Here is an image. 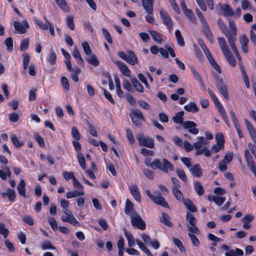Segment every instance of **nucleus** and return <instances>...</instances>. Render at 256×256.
<instances>
[{
    "mask_svg": "<svg viewBox=\"0 0 256 256\" xmlns=\"http://www.w3.org/2000/svg\"><path fill=\"white\" fill-rule=\"evenodd\" d=\"M196 13L198 15V18L201 22L202 28V31L204 34L205 36L208 40L210 43H212L214 41V36L212 34L210 30V27L208 24L207 21L204 16L202 13L198 10H196Z\"/></svg>",
    "mask_w": 256,
    "mask_h": 256,
    "instance_id": "nucleus-1",
    "label": "nucleus"
},
{
    "mask_svg": "<svg viewBox=\"0 0 256 256\" xmlns=\"http://www.w3.org/2000/svg\"><path fill=\"white\" fill-rule=\"evenodd\" d=\"M136 139L140 146L150 148L154 147V140L152 138L146 136L144 134H140L136 136Z\"/></svg>",
    "mask_w": 256,
    "mask_h": 256,
    "instance_id": "nucleus-2",
    "label": "nucleus"
},
{
    "mask_svg": "<svg viewBox=\"0 0 256 256\" xmlns=\"http://www.w3.org/2000/svg\"><path fill=\"white\" fill-rule=\"evenodd\" d=\"M118 55L120 58L131 65L134 66L138 63L137 56L132 51H128V54L124 52H118Z\"/></svg>",
    "mask_w": 256,
    "mask_h": 256,
    "instance_id": "nucleus-3",
    "label": "nucleus"
},
{
    "mask_svg": "<svg viewBox=\"0 0 256 256\" xmlns=\"http://www.w3.org/2000/svg\"><path fill=\"white\" fill-rule=\"evenodd\" d=\"M132 224L137 228L144 230L146 229V224L144 220L137 212H133L130 214Z\"/></svg>",
    "mask_w": 256,
    "mask_h": 256,
    "instance_id": "nucleus-4",
    "label": "nucleus"
},
{
    "mask_svg": "<svg viewBox=\"0 0 256 256\" xmlns=\"http://www.w3.org/2000/svg\"><path fill=\"white\" fill-rule=\"evenodd\" d=\"M146 192L149 198L152 200L154 204L162 206L164 208H168V204L164 200V199L160 194L158 196H154L150 193V190H146Z\"/></svg>",
    "mask_w": 256,
    "mask_h": 256,
    "instance_id": "nucleus-5",
    "label": "nucleus"
},
{
    "mask_svg": "<svg viewBox=\"0 0 256 256\" xmlns=\"http://www.w3.org/2000/svg\"><path fill=\"white\" fill-rule=\"evenodd\" d=\"M216 83V88L220 94L226 100H228L229 96L227 92V87L222 78L218 76L217 77Z\"/></svg>",
    "mask_w": 256,
    "mask_h": 256,
    "instance_id": "nucleus-6",
    "label": "nucleus"
},
{
    "mask_svg": "<svg viewBox=\"0 0 256 256\" xmlns=\"http://www.w3.org/2000/svg\"><path fill=\"white\" fill-rule=\"evenodd\" d=\"M63 212L66 214V216H62L61 218V220L62 222H69L74 226H80L79 222L76 220L70 210H63Z\"/></svg>",
    "mask_w": 256,
    "mask_h": 256,
    "instance_id": "nucleus-7",
    "label": "nucleus"
},
{
    "mask_svg": "<svg viewBox=\"0 0 256 256\" xmlns=\"http://www.w3.org/2000/svg\"><path fill=\"white\" fill-rule=\"evenodd\" d=\"M130 117L134 124L136 126L140 125V120H144V118L141 111L138 110H133L130 114Z\"/></svg>",
    "mask_w": 256,
    "mask_h": 256,
    "instance_id": "nucleus-8",
    "label": "nucleus"
},
{
    "mask_svg": "<svg viewBox=\"0 0 256 256\" xmlns=\"http://www.w3.org/2000/svg\"><path fill=\"white\" fill-rule=\"evenodd\" d=\"M214 104H215L216 106L218 109V110L219 112L220 113L221 116H222L223 120H224L226 124L230 126V122L228 118L226 113L221 105L220 103L219 102L218 99L216 97V96H214V97L212 98Z\"/></svg>",
    "mask_w": 256,
    "mask_h": 256,
    "instance_id": "nucleus-9",
    "label": "nucleus"
},
{
    "mask_svg": "<svg viewBox=\"0 0 256 256\" xmlns=\"http://www.w3.org/2000/svg\"><path fill=\"white\" fill-rule=\"evenodd\" d=\"M160 16L164 24L166 25L170 30H172L174 22L168 13L164 10H160Z\"/></svg>",
    "mask_w": 256,
    "mask_h": 256,
    "instance_id": "nucleus-10",
    "label": "nucleus"
},
{
    "mask_svg": "<svg viewBox=\"0 0 256 256\" xmlns=\"http://www.w3.org/2000/svg\"><path fill=\"white\" fill-rule=\"evenodd\" d=\"M182 10L187 18L192 23L196 24L197 19L194 14L192 10L187 8L185 2L182 3L181 6Z\"/></svg>",
    "mask_w": 256,
    "mask_h": 256,
    "instance_id": "nucleus-11",
    "label": "nucleus"
},
{
    "mask_svg": "<svg viewBox=\"0 0 256 256\" xmlns=\"http://www.w3.org/2000/svg\"><path fill=\"white\" fill-rule=\"evenodd\" d=\"M216 8H218L224 16H232L234 14V12L232 8L228 4L222 5L220 4L216 6Z\"/></svg>",
    "mask_w": 256,
    "mask_h": 256,
    "instance_id": "nucleus-12",
    "label": "nucleus"
},
{
    "mask_svg": "<svg viewBox=\"0 0 256 256\" xmlns=\"http://www.w3.org/2000/svg\"><path fill=\"white\" fill-rule=\"evenodd\" d=\"M24 26L17 21L14 22V26L19 34L26 33V28H29L28 23L26 20H24Z\"/></svg>",
    "mask_w": 256,
    "mask_h": 256,
    "instance_id": "nucleus-13",
    "label": "nucleus"
},
{
    "mask_svg": "<svg viewBox=\"0 0 256 256\" xmlns=\"http://www.w3.org/2000/svg\"><path fill=\"white\" fill-rule=\"evenodd\" d=\"M182 126L185 129H188V132L192 134H196L198 133V130L196 128V124L194 122L186 121L183 123Z\"/></svg>",
    "mask_w": 256,
    "mask_h": 256,
    "instance_id": "nucleus-14",
    "label": "nucleus"
},
{
    "mask_svg": "<svg viewBox=\"0 0 256 256\" xmlns=\"http://www.w3.org/2000/svg\"><path fill=\"white\" fill-rule=\"evenodd\" d=\"M154 0H142V6L146 12L149 14H152L154 11L153 4Z\"/></svg>",
    "mask_w": 256,
    "mask_h": 256,
    "instance_id": "nucleus-15",
    "label": "nucleus"
},
{
    "mask_svg": "<svg viewBox=\"0 0 256 256\" xmlns=\"http://www.w3.org/2000/svg\"><path fill=\"white\" fill-rule=\"evenodd\" d=\"M129 190L134 198L138 202L141 201V196L138 186L133 184L129 187Z\"/></svg>",
    "mask_w": 256,
    "mask_h": 256,
    "instance_id": "nucleus-16",
    "label": "nucleus"
},
{
    "mask_svg": "<svg viewBox=\"0 0 256 256\" xmlns=\"http://www.w3.org/2000/svg\"><path fill=\"white\" fill-rule=\"evenodd\" d=\"M239 40L242 52L246 54L248 53V46L249 42L248 37L246 34H242L240 37Z\"/></svg>",
    "mask_w": 256,
    "mask_h": 256,
    "instance_id": "nucleus-17",
    "label": "nucleus"
},
{
    "mask_svg": "<svg viewBox=\"0 0 256 256\" xmlns=\"http://www.w3.org/2000/svg\"><path fill=\"white\" fill-rule=\"evenodd\" d=\"M230 114L232 115V120L234 124V126L236 128V129L238 132V136L240 138H242L243 136L242 131L240 130V126L239 124L238 120L236 116L235 113L234 111L231 110Z\"/></svg>",
    "mask_w": 256,
    "mask_h": 256,
    "instance_id": "nucleus-18",
    "label": "nucleus"
},
{
    "mask_svg": "<svg viewBox=\"0 0 256 256\" xmlns=\"http://www.w3.org/2000/svg\"><path fill=\"white\" fill-rule=\"evenodd\" d=\"M174 170V166L167 160L164 158L161 165V170L164 172L172 171Z\"/></svg>",
    "mask_w": 256,
    "mask_h": 256,
    "instance_id": "nucleus-19",
    "label": "nucleus"
},
{
    "mask_svg": "<svg viewBox=\"0 0 256 256\" xmlns=\"http://www.w3.org/2000/svg\"><path fill=\"white\" fill-rule=\"evenodd\" d=\"M218 42L224 54L230 52V50H228V46L226 44V41L224 38L218 37Z\"/></svg>",
    "mask_w": 256,
    "mask_h": 256,
    "instance_id": "nucleus-20",
    "label": "nucleus"
},
{
    "mask_svg": "<svg viewBox=\"0 0 256 256\" xmlns=\"http://www.w3.org/2000/svg\"><path fill=\"white\" fill-rule=\"evenodd\" d=\"M84 194V190H74L72 191L68 192L66 194V198H77L81 196H83Z\"/></svg>",
    "mask_w": 256,
    "mask_h": 256,
    "instance_id": "nucleus-21",
    "label": "nucleus"
},
{
    "mask_svg": "<svg viewBox=\"0 0 256 256\" xmlns=\"http://www.w3.org/2000/svg\"><path fill=\"white\" fill-rule=\"evenodd\" d=\"M116 64L118 66L121 72L126 76H130V71L128 66L123 62L118 61L116 62Z\"/></svg>",
    "mask_w": 256,
    "mask_h": 256,
    "instance_id": "nucleus-22",
    "label": "nucleus"
},
{
    "mask_svg": "<svg viewBox=\"0 0 256 256\" xmlns=\"http://www.w3.org/2000/svg\"><path fill=\"white\" fill-rule=\"evenodd\" d=\"M57 6L65 12H68L70 8L66 0H54Z\"/></svg>",
    "mask_w": 256,
    "mask_h": 256,
    "instance_id": "nucleus-23",
    "label": "nucleus"
},
{
    "mask_svg": "<svg viewBox=\"0 0 256 256\" xmlns=\"http://www.w3.org/2000/svg\"><path fill=\"white\" fill-rule=\"evenodd\" d=\"M26 183L24 180H20V184H18L17 186V189L18 192V194L20 196L26 198Z\"/></svg>",
    "mask_w": 256,
    "mask_h": 256,
    "instance_id": "nucleus-24",
    "label": "nucleus"
},
{
    "mask_svg": "<svg viewBox=\"0 0 256 256\" xmlns=\"http://www.w3.org/2000/svg\"><path fill=\"white\" fill-rule=\"evenodd\" d=\"M72 56L80 65L84 66V62L78 48H75L72 52Z\"/></svg>",
    "mask_w": 256,
    "mask_h": 256,
    "instance_id": "nucleus-25",
    "label": "nucleus"
},
{
    "mask_svg": "<svg viewBox=\"0 0 256 256\" xmlns=\"http://www.w3.org/2000/svg\"><path fill=\"white\" fill-rule=\"evenodd\" d=\"M125 213L130 216V214L133 212H136L134 210L133 204L128 200H126L125 210Z\"/></svg>",
    "mask_w": 256,
    "mask_h": 256,
    "instance_id": "nucleus-26",
    "label": "nucleus"
},
{
    "mask_svg": "<svg viewBox=\"0 0 256 256\" xmlns=\"http://www.w3.org/2000/svg\"><path fill=\"white\" fill-rule=\"evenodd\" d=\"M184 112L181 111L177 112L175 116L172 118V120L174 122L178 124H183L184 122Z\"/></svg>",
    "mask_w": 256,
    "mask_h": 256,
    "instance_id": "nucleus-27",
    "label": "nucleus"
},
{
    "mask_svg": "<svg viewBox=\"0 0 256 256\" xmlns=\"http://www.w3.org/2000/svg\"><path fill=\"white\" fill-rule=\"evenodd\" d=\"M190 170L194 176L196 177H200L202 175V170L199 164L194 165Z\"/></svg>",
    "mask_w": 256,
    "mask_h": 256,
    "instance_id": "nucleus-28",
    "label": "nucleus"
},
{
    "mask_svg": "<svg viewBox=\"0 0 256 256\" xmlns=\"http://www.w3.org/2000/svg\"><path fill=\"white\" fill-rule=\"evenodd\" d=\"M124 236L127 239L128 246L130 247L134 246L135 245L134 238L132 234L128 232L126 228L124 229Z\"/></svg>",
    "mask_w": 256,
    "mask_h": 256,
    "instance_id": "nucleus-29",
    "label": "nucleus"
},
{
    "mask_svg": "<svg viewBox=\"0 0 256 256\" xmlns=\"http://www.w3.org/2000/svg\"><path fill=\"white\" fill-rule=\"evenodd\" d=\"M174 35L178 45L180 46H184L185 45V42L180 31L179 30H176L175 32Z\"/></svg>",
    "mask_w": 256,
    "mask_h": 256,
    "instance_id": "nucleus-30",
    "label": "nucleus"
},
{
    "mask_svg": "<svg viewBox=\"0 0 256 256\" xmlns=\"http://www.w3.org/2000/svg\"><path fill=\"white\" fill-rule=\"evenodd\" d=\"M184 108L190 112H198V108L196 104L194 102H191L184 106Z\"/></svg>",
    "mask_w": 256,
    "mask_h": 256,
    "instance_id": "nucleus-31",
    "label": "nucleus"
},
{
    "mask_svg": "<svg viewBox=\"0 0 256 256\" xmlns=\"http://www.w3.org/2000/svg\"><path fill=\"white\" fill-rule=\"evenodd\" d=\"M131 82L135 88L136 90L139 92H143L144 88L140 84V83L138 81V80L134 78L131 79Z\"/></svg>",
    "mask_w": 256,
    "mask_h": 256,
    "instance_id": "nucleus-32",
    "label": "nucleus"
},
{
    "mask_svg": "<svg viewBox=\"0 0 256 256\" xmlns=\"http://www.w3.org/2000/svg\"><path fill=\"white\" fill-rule=\"evenodd\" d=\"M148 32L150 34L151 36L153 38V39L154 40L155 42H156L158 44H160L162 42V38L160 35V34L155 31V30H149Z\"/></svg>",
    "mask_w": 256,
    "mask_h": 256,
    "instance_id": "nucleus-33",
    "label": "nucleus"
},
{
    "mask_svg": "<svg viewBox=\"0 0 256 256\" xmlns=\"http://www.w3.org/2000/svg\"><path fill=\"white\" fill-rule=\"evenodd\" d=\"M136 244L138 246L142 251H143L148 256H152V254L151 253V252L147 248L145 244H143L140 240L136 239Z\"/></svg>",
    "mask_w": 256,
    "mask_h": 256,
    "instance_id": "nucleus-34",
    "label": "nucleus"
},
{
    "mask_svg": "<svg viewBox=\"0 0 256 256\" xmlns=\"http://www.w3.org/2000/svg\"><path fill=\"white\" fill-rule=\"evenodd\" d=\"M56 54L52 48L50 50V53L48 57L47 60L48 62L54 65L56 63Z\"/></svg>",
    "mask_w": 256,
    "mask_h": 256,
    "instance_id": "nucleus-35",
    "label": "nucleus"
},
{
    "mask_svg": "<svg viewBox=\"0 0 256 256\" xmlns=\"http://www.w3.org/2000/svg\"><path fill=\"white\" fill-rule=\"evenodd\" d=\"M224 55L225 56L228 62V63L232 66L234 67L236 66V60L232 56L230 52L228 53H226Z\"/></svg>",
    "mask_w": 256,
    "mask_h": 256,
    "instance_id": "nucleus-36",
    "label": "nucleus"
},
{
    "mask_svg": "<svg viewBox=\"0 0 256 256\" xmlns=\"http://www.w3.org/2000/svg\"><path fill=\"white\" fill-rule=\"evenodd\" d=\"M224 34L227 38L228 41L236 40V32L234 30H230V31L228 30Z\"/></svg>",
    "mask_w": 256,
    "mask_h": 256,
    "instance_id": "nucleus-37",
    "label": "nucleus"
},
{
    "mask_svg": "<svg viewBox=\"0 0 256 256\" xmlns=\"http://www.w3.org/2000/svg\"><path fill=\"white\" fill-rule=\"evenodd\" d=\"M183 202L186 208L190 212H196V208L191 200H183Z\"/></svg>",
    "mask_w": 256,
    "mask_h": 256,
    "instance_id": "nucleus-38",
    "label": "nucleus"
},
{
    "mask_svg": "<svg viewBox=\"0 0 256 256\" xmlns=\"http://www.w3.org/2000/svg\"><path fill=\"white\" fill-rule=\"evenodd\" d=\"M86 60L94 66H97L99 64V61L94 54H92L86 58Z\"/></svg>",
    "mask_w": 256,
    "mask_h": 256,
    "instance_id": "nucleus-39",
    "label": "nucleus"
},
{
    "mask_svg": "<svg viewBox=\"0 0 256 256\" xmlns=\"http://www.w3.org/2000/svg\"><path fill=\"white\" fill-rule=\"evenodd\" d=\"M194 189H195L196 192L198 193V194L199 196H202L204 194V188L203 186H202V184L200 182H198V181L196 182L194 184Z\"/></svg>",
    "mask_w": 256,
    "mask_h": 256,
    "instance_id": "nucleus-40",
    "label": "nucleus"
},
{
    "mask_svg": "<svg viewBox=\"0 0 256 256\" xmlns=\"http://www.w3.org/2000/svg\"><path fill=\"white\" fill-rule=\"evenodd\" d=\"M186 220L188 222L187 225H192L194 224H196L197 222V220L194 218V214L189 212H188L186 214Z\"/></svg>",
    "mask_w": 256,
    "mask_h": 256,
    "instance_id": "nucleus-41",
    "label": "nucleus"
},
{
    "mask_svg": "<svg viewBox=\"0 0 256 256\" xmlns=\"http://www.w3.org/2000/svg\"><path fill=\"white\" fill-rule=\"evenodd\" d=\"M172 193L174 196V197L179 201L184 200L183 198V194L181 191L179 190V188H172Z\"/></svg>",
    "mask_w": 256,
    "mask_h": 256,
    "instance_id": "nucleus-42",
    "label": "nucleus"
},
{
    "mask_svg": "<svg viewBox=\"0 0 256 256\" xmlns=\"http://www.w3.org/2000/svg\"><path fill=\"white\" fill-rule=\"evenodd\" d=\"M165 225L168 226L170 228L172 226V224L170 221V216L166 213H163L162 214V218L160 220Z\"/></svg>",
    "mask_w": 256,
    "mask_h": 256,
    "instance_id": "nucleus-43",
    "label": "nucleus"
},
{
    "mask_svg": "<svg viewBox=\"0 0 256 256\" xmlns=\"http://www.w3.org/2000/svg\"><path fill=\"white\" fill-rule=\"evenodd\" d=\"M198 141L194 143V146L196 149L200 148L206 143V140L204 137L199 136L198 138Z\"/></svg>",
    "mask_w": 256,
    "mask_h": 256,
    "instance_id": "nucleus-44",
    "label": "nucleus"
},
{
    "mask_svg": "<svg viewBox=\"0 0 256 256\" xmlns=\"http://www.w3.org/2000/svg\"><path fill=\"white\" fill-rule=\"evenodd\" d=\"M23 60H22V64H23V68L24 70H26L28 66V64L30 62V56L27 53L23 54Z\"/></svg>",
    "mask_w": 256,
    "mask_h": 256,
    "instance_id": "nucleus-45",
    "label": "nucleus"
},
{
    "mask_svg": "<svg viewBox=\"0 0 256 256\" xmlns=\"http://www.w3.org/2000/svg\"><path fill=\"white\" fill-rule=\"evenodd\" d=\"M212 200L217 206H221L224 202L226 198L224 197L216 196H212Z\"/></svg>",
    "mask_w": 256,
    "mask_h": 256,
    "instance_id": "nucleus-46",
    "label": "nucleus"
},
{
    "mask_svg": "<svg viewBox=\"0 0 256 256\" xmlns=\"http://www.w3.org/2000/svg\"><path fill=\"white\" fill-rule=\"evenodd\" d=\"M172 240L174 244L178 246L181 252H186V248L183 246L182 242L178 238H173Z\"/></svg>",
    "mask_w": 256,
    "mask_h": 256,
    "instance_id": "nucleus-47",
    "label": "nucleus"
},
{
    "mask_svg": "<svg viewBox=\"0 0 256 256\" xmlns=\"http://www.w3.org/2000/svg\"><path fill=\"white\" fill-rule=\"evenodd\" d=\"M30 40L28 38H26L23 40L21 42L20 47V51L23 52L26 50L28 47Z\"/></svg>",
    "mask_w": 256,
    "mask_h": 256,
    "instance_id": "nucleus-48",
    "label": "nucleus"
},
{
    "mask_svg": "<svg viewBox=\"0 0 256 256\" xmlns=\"http://www.w3.org/2000/svg\"><path fill=\"white\" fill-rule=\"evenodd\" d=\"M78 162L81 166V167L85 170L86 168V164L84 158V156L80 152L78 154Z\"/></svg>",
    "mask_w": 256,
    "mask_h": 256,
    "instance_id": "nucleus-49",
    "label": "nucleus"
},
{
    "mask_svg": "<svg viewBox=\"0 0 256 256\" xmlns=\"http://www.w3.org/2000/svg\"><path fill=\"white\" fill-rule=\"evenodd\" d=\"M10 138L13 144L18 148H20L24 144L22 142H20L18 140L16 136L14 134L10 136Z\"/></svg>",
    "mask_w": 256,
    "mask_h": 256,
    "instance_id": "nucleus-50",
    "label": "nucleus"
},
{
    "mask_svg": "<svg viewBox=\"0 0 256 256\" xmlns=\"http://www.w3.org/2000/svg\"><path fill=\"white\" fill-rule=\"evenodd\" d=\"M4 44L7 46V50L8 52H11L13 50V42L11 37H8L4 40Z\"/></svg>",
    "mask_w": 256,
    "mask_h": 256,
    "instance_id": "nucleus-51",
    "label": "nucleus"
},
{
    "mask_svg": "<svg viewBox=\"0 0 256 256\" xmlns=\"http://www.w3.org/2000/svg\"><path fill=\"white\" fill-rule=\"evenodd\" d=\"M210 63L212 65V66L213 67V68L219 74H220L222 71L221 69L218 66V64L214 60L213 58L208 60Z\"/></svg>",
    "mask_w": 256,
    "mask_h": 256,
    "instance_id": "nucleus-52",
    "label": "nucleus"
},
{
    "mask_svg": "<svg viewBox=\"0 0 256 256\" xmlns=\"http://www.w3.org/2000/svg\"><path fill=\"white\" fill-rule=\"evenodd\" d=\"M162 162L158 159H155L150 164V166L153 169L158 168L161 170Z\"/></svg>",
    "mask_w": 256,
    "mask_h": 256,
    "instance_id": "nucleus-53",
    "label": "nucleus"
},
{
    "mask_svg": "<svg viewBox=\"0 0 256 256\" xmlns=\"http://www.w3.org/2000/svg\"><path fill=\"white\" fill-rule=\"evenodd\" d=\"M48 222L54 230L56 231L58 230V223L54 218H48Z\"/></svg>",
    "mask_w": 256,
    "mask_h": 256,
    "instance_id": "nucleus-54",
    "label": "nucleus"
},
{
    "mask_svg": "<svg viewBox=\"0 0 256 256\" xmlns=\"http://www.w3.org/2000/svg\"><path fill=\"white\" fill-rule=\"evenodd\" d=\"M67 26L72 30L74 29V17L72 16H68L67 17L66 20Z\"/></svg>",
    "mask_w": 256,
    "mask_h": 256,
    "instance_id": "nucleus-55",
    "label": "nucleus"
},
{
    "mask_svg": "<svg viewBox=\"0 0 256 256\" xmlns=\"http://www.w3.org/2000/svg\"><path fill=\"white\" fill-rule=\"evenodd\" d=\"M72 134L75 140H78L80 139V134L78 129L74 126L72 128Z\"/></svg>",
    "mask_w": 256,
    "mask_h": 256,
    "instance_id": "nucleus-56",
    "label": "nucleus"
},
{
    "mask_svg": "<svg viewBox=\"0 0 256 256\" xmlns=\"http://www.w3.org/2000/svg\"><path fill=\"white\" fill-rule=\"evenodd\" d=\"M176 174L178 177L184 182L187 181V178L183 170L177 169L176 170Z\"/></svg>",
    "mask_w": 256,
    "mask_h": 256,
    "instance_id": "nucleus-57",
    "label": "nucleus"
},
{
    "mask_svg": "<svg viewBox=\"0 0 256 256\" xmlns=\"http://www.w3.org/2000/svg\"><path fill=\"white\" fill-rule=\"evenodd\" d=\"M102 32L103 35L104 36V38L108 41V42L110 44H112V40L110 34V32H108V30L104 28H102Z\"/></svg>",
    "mask_w": 256,
    "mask_h": 256,
    "instance_id": "nucleus-58",
    "label": "nucleus"
},
{
    "mask_svg": "<svg viewBox=\"0 0 256 256\" xmlns=\"http://www.w3.org/2000/svg\"><path fill=\"white\" fill-rule=\"evenodd\" d=\"M188 230L191 233H194L196 234H200V230L196 226V224L192 225H187Z\"/></svg>",
    "mask_w": 256,
    "mask_h": 256,
    "instance_id": "nucleus-59",
    "label": "nucleus"
},
{
    "mask_svg": "<svg viewBox=\"0 0 256 256\" xmlns=\"http://www.w3.org/2000/svg\"><path fill=\"white\" fill-rule=\"evenodd\" d=\"M188 236H190L191 242L194 246L196 247L200 246V241L195 235L190 233L188 234Z\"/></svg>",
    "mask_w": 256,
    "mask_h": 256,
    "instance_id": "nucleus-60",
    "label": "nucleus"
},
{
    "mask_svg": "<svg viewBox=\"0 0 256 256\" xmlns=\"http://www.w3.org/2000/svg\"><path fill=\"white\" fill-rule=\"evenodd\" d=\"M0 234H2L4 237L6 238L8 234V230L5 227V226L3 224L0 223Z\"/></svg>",
    "mask_w": 256,
    "mask_h": 256,
    "instance_id": "nucleus-61",
    "label": "nucleus"
},
{
    "mask_svg": "<svg viewBox=\"0 0 256 256\" xmlns=\"http://www.w3.org/2000/svg\"><path fill=\"white\" fill-rule=\"evenodd\" d=\"M82 46L86 55H90L91 54V49L88 42H83L82 44Z\"/></svg>",
    "mask_w": 256,
    "mask_h": 256,
    "instance_id": "nucleus-62",
    "label": "nucleus"
},
{
    "mask_svg": "<svg viewBox=\"0 0 256 256\" xmlns=\"http://www.w3.org/2000/svg\"><path fill=\"white\" fill-rule=\"evenodd\" d=\"M7 191L8 192V197L10 202H14L16 198V192L14 190L8 188Z\"/></svg>",
    "mask_w": 256,
    "mask_h": 256,
    "instance_id": "nucleus-63",
    "label": "nucleus"
},
{
    "mask_svg": "<svg viewBox=\"0 0 256 256\" xmlns=\"http://www.w3.org/2000/svg\"><path fill=\"white\" fill-rule=\"evenodd\" d=\"M22 220L28 224L30 226H32L34 224V222L32 218L28 215H25L22 218Z\"/></svg>",
    "mask_w": 256,
    "mask_h": 256,
    "instance_id": "nucleus-64",
    "label": "nucleus"
}]
</instances>
